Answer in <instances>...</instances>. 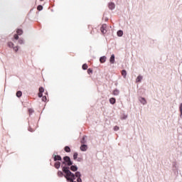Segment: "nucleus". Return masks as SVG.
<instances>
[{"mask_svg":"<svg viewBox=\"0 0 182 182\" xmlns=\"http://www.w3.org/2000/svg\"><path fill=\"white\" fill-rule=\"evenodd\" d=\"M119 90H114L112 92V95H114V96H119Z\"/></svg>","mask_w":182,"mask_h":182,"instance_id":"f8f14e48","label":"nucleus"},{"mask_svg":"<svg viewBox=\"0 0 182 182\" xmlns=\"http://www.w3.org/2000/svg\"><path fill=\"white\" fill-rule=\"evenodd\" d=\"M33 109H32V108H30V109H28V113H29V114H32V113H33Z\"/></svg>","mask_w":182,"mask_h":182,"instance_id":"a878e982","label":"nucleus"},{"mask_svg":"<svg viewBox=\"0 0 182 182\" xmlns=\"http://www.w3.org/2000/svg\"><path fill=\"white\" fill-rule=\"evenodd\" d=\"M14 50H15V52H18V46L14 47Z\"/></svg>","mask_w":182,"mask_h":182,"instance_id":"7c9ffc66","label":"nucleus"},{"mask_svg":"<svg viewBox=\"0 0 182 182\" xmlns=\"http://www.w3.org/2000/svg\"><path fill=\"white\" fill-rule=\"evenodd\" d=\"M122 76H123L124 78H126V76H127V72H126V70H123L122 71Z\"/></svg>","mask_w":182,"mask_h":182,"instance_id":"2eb2a0df","label":"nucleus"},{"mask_svg":"<svg viewBox=\"0 0 182 182\" xmlns=\"http://www.w3.org/2000/svg\"><path fill=\"white\" fill-rule=\"evenodd\" d=\"M87 73H88V75H90V73H93V70H92L91 68H89L87 70Z\"/></svg>","mask_w":182,"mask_h":182,"instance_id":"393cba45","label":"nucleus"},{"mask_svg":"<svg viewBox=\"0 0 182 182\" xmlns=\"http://www.w3.org/2000/svg\"><path fill=\"white\" fill-rule=\"evenodd\" d=\"M141 79H143V77L139 75V76L136 77V82H141Z\"/></svg>","mask_w":182,"mask_h":182,"instance_id":"4468645a","label":"nucleus"},{"mask_svg":"<svg viewBox=\"0 0 182 182\" xmlns=\"http://www.w3.org/2000/svg\"><path fill=\"white\" fill-rule=\"evenodd\" d=\"M119 127H117V126H115L114 127V130L115 131V132H117V130H119Z\"/></svg>","mask_w":182,"mask_h":182,"instance_id":"c756f323","label":"nucleus"},{"mask_svg":"<svg viewBox=\"0 0 182 182\" xmlns=\"http://www.w3.org/2000/svg\"><path fill=\"white\" fill-rule=\"evenodd\" d=\"M82 69H83V70H87V64L82 65Z\"/></svg>","mask_w":182,"mask_h":182,"instance_id":"5701e85b","label":"nucleus"},{"mask_svg":"<svg viewBox=\"0 0 182 182\" xmlns=\"http://www.w3.org/2000/svg\"><path fill=\"white\" fill-rule=\"evenodd\" d=\"M70 171H77V166H70Z\"/></svg>","mask_w":182,"mask_h":182,"instance_id":"9d476101","label":"nucleus"},{"mask_svg":"<svg viewBox=\"0 0 182 182\" xmlns=\"http://www.w3.org/2000/svg\"><path fill=\"white\" fill-rule=\"evenodd\" d=\"M28 130H29V132H35V129H33L32 128H29Z\"/></svg>","mask_w":182,"mask_h":182,"instance_id":"72a5a7b5","label":"nucleus"},{"mask_svg":"<svg viewBox=\"0 0 182 182\" xmlns=\"http://www.w3.org/2000/svg\"><path fill=\"white\" fill-rule=\"evenodd\" d=\"M80 150L81 151H86V150H87V145L86 144L81 145Z\"/></svg>","mask_w":182,"mask_h":182,"instance_id":"39448f33","label":"nucleus"},{"mask_svg":"<svg viewBox=\"0 0 182 182\" xmlns=\"http://www.w3.org/2000/svg\"><path fill=\"white\" fill-rule=\"evenodd\" d=\"M65 151H66V153H70V147H69L68 146H65L64 148Z\"/></svg>","mask_w":182,"mask_h":182,"instance_id":"ddd939ff","label":"nucleus"},{"mask_svg":"<svg viewBox=\"0 0 182 182\" xmlns=\"http://www.w3.org/2000/svg\"><path fill=\"white\" fill-rule=\"evenodd\" d=\"M43 92H45V89H44L43 87H40V88H39V92H40V93H43Z\"/></svg>","mask_w":182,"mask_h":182,"instance_id":"b1692460","label":"nucleus"},{"mask_svg":"<svg viewBox=\"0 0 182 182\" xmlns=\"http://www.w3.org/2000/svg\"><path fill=\"white\" fill-rule=\"evenodd\" d=\"M8 46H9V48H14V43L12 42H9L8 43Z\"/></svg>","mask_w":182,"mask_h":182,"instance_id":"bb28decb","label":"nucleus"},{"mask_svg":"<svg viewBox=\"0 0 182 182\" xmlns=\"http://www.w3.org/2000/svg\"><path fill=\"white\" fill-rule=\"evenodd\" d=\"M82 144H85L86 143V137L83 136L81 141Z\"/></svg>","mask_w":182,"mask_h":182,"instance_id":"412c9836","label":"nucleus"},{"mask_svg":"<svg viewBox=\"0 0 182 182\" xmlns=\"http://www.w3.org/2000/svg\"><path fill=\"white\" fill-rule=\"evenodd\" d=\"M43 92H39L38 93V97H42V96H43V94H42Z\"/></svg>","mask_w":182,"mask_h":182,"instance_id":"473e14b6","label":"nucleus"},{"mask_svg":"<svg viewBox=\"0 0 182 182\" xmlns=\"http://www.w3.org/2000/svg\"><path fill=\"white\" fill-rule=\"evenodd\" d=\"M63 164H65V166H72V164H73V162H72V161L70 160V157L64 156Z\"/></svg>","mask_w":182,"mask_h":182,"instance_id":"f257e3e1","label":"nucleus"},{"mask_svg":"<svg viewBox=\"0 0 182 182\" xmlns=\"http://www.w3.org/2000/svg\"><path fill=\"white\" fill-rule=\"evenodd\" d=\"M77 152H75L74 154H73V159L74 160H76V159H77Z\"/></svg>","mask_w":182,"mask_h":182,"instance_id":"aec40b11","label":"nucleus"},{"mask_svg":"<svg viewBox=\"0 0 182 182\" xmlns=\"http://www.w3.org/2000/svg\"><path fill=\"white\" fill-rule=\"evenodd\" d=\"M179 110H180L181 116L182 115V103L180 105Z\"/></svg>","mask_w":182,"mask_h":182,"instance_id":"cd10ccee","label":"nucleus"},{"mask_svg":"<svg viewBox=\"0 0 182 182\" xmlns=\"http://www.w3.org/2000/svg\"><path fill=\"white\" fill-rule=\"evenodd\" d=\"M41 1H43L44 0H40Z\"/></svg>","mask_w":182,"mask_h":182,"instance_id":"f704fd0d","label":"nucleus"},{"mask_svg":"<svg viewBox=\"0 0 182 182\" xmlns=\"http://www.w3.org/2000/svg\"><path fill=\"white\" fill-rule=\"evenodd\" d=\"M16 96H17V97H21V96H22V92L18 91L16 92Z\"/></svg>","mask_w":182,"mask_h":182,"instance_id":"a211bd4d","label":"nucleus"},{"mask_svg":"<svg viewBox=\"0 0 182 182\" xmlns=\"http://www.w3.org/2000/svg\"><path fill=\"white\" fill-rule=\"evenodd\" d=\"M55 168L59 169L60 168V162L57 161L54 164Z\"/></svg>","mask_w":182,"mask_h":182,"instance_id":"0eeeda50","label":"nucleus"},{"mask_svg":"<svg viewBox=\"0 0 182 182\" xmlns=\"http://www.w3.org/2000/svg\"><path fill=\"white\" fill-rule=\"evenodd\" d=\"M38 11H42V9H43V6H42V5H39L37 7Z\"/></svg>","mask_w":182,"mask_h":182,"instance_id":"4be33fe9","label":"nucleus"},{"mask_svg":"<svg viewBox=\"0 0 182 182\" xmlns=\"http://www.w3.org/2000/svg\"><path fill=\"white\" fill-rule=\"evenodd\" d=\"M42 100L43 102H46L47 100L46 96L43 97Z\"/></svg>","mask_w":182,"mask_h":182,"instance_id":"2f4dec72","label":"nucleus"},{"mask_svg":"<svg viewBox=\"0 0 182 182\" xmlns=\"http://www.w3.org/2000/svg\"><path fill=\"white\" fill-rule=\"evenodd\" d=\"M107 28V26L106 24H103L101 28H100V31L102 32V33L103 35H105V33H106L107 32V30H106Z\"/></svg>","mask_w":182,"mask_h":182,"instance_id":"7ed1b4c3","label":"nucleus"},{"mask_svg":"<svg viewBox=\"0 0 182 182\" xmlns=\"http://www.w3.org/2000/svg\"><path fill=\"white\" fill-rule=\"evenodd\" d=\"M109 103H111V105H114V103H116V98L114 97H111L109 99Z\"/></svg>","mask_w":182,"mask_h":182,"instance_id":"1a4fd4ad","label":"nucleus"},{"mask_svg":"<svg viewBox=\"0 0 182 182\" xmlns=\"http://www.w3.org/2000/svg\"><path fill=\"white\" fill-rule=\"evenodd\" d=\"M58 177H63V172H62V171H59L58 172Z\"/></svg>","mask_w":182,"mask_h":182,"instance_id":"f3484780","label":"nucleus"},{"mask_svg":"<svg viewBox=\"0 0 182 182\" xmlns=\"http://www.w3.org/2000/svg\"><path fill=\"white\" fill-rule=\"evenodd\" d=\"M106 56H102L100 58V63H105V62H106Z\"/></svg>","mask_w":182,"mask_h":182,"instance_id":"6e6552de","label":"nucleus"},{"mask_svg":"<svg viewBox=\"0 0 182 182\" xmlns=\"http://www.w3.org/2000/svg\"><path fill=\"white\" fill-rule=\"evenodd\" d=\"M118 36H123V31H117Z\"/></svg>","mask_w":182,"mask_h":182,"instance_id":"6ab92c4d","label":"nucleus"},{"mask_svg":"<svg viewBox=\"0 0 182 182\" xmlns=\"http://www.w3.org/2000/svg\"><path fill=\"white\" fill-rule=\"evenodd\" d=\"M139 101L141 102V103L142 105H146L147 104V101H146V99H144V97H140Z\"/></svg>","mask_w":182,"mask_h":182,"instance_id":"423d86ee","label":"nucleus"},{"mask_svg":"<svg viewBox=\"0 0 182 182\" xmlns=\"http://www.w3.org/2000/svg\"><path fill=\"white\" fill-rule=\"evenodd\" d=\"M18 43H20V45H22L23 43V40L22 39L18 40Z\"/></svg>","mask_w":182,"mask_h":182,"instance_id":"c85d7f7f","label":"nucleus"},{"mask_svg":"<svg viewBox=\"0 0 182 182\" xmlns=\"http://www.w3.org/2000/svg\"><path fill=\"white\" fill-rule=\"evenodd\" d=\"M110 63H114V54H112L109 59Z\"/></svg>","mask_w":182,"mask_h":182,"instance_id":"9b49d317","label":"nucleus"},{"mask_svg":"<svg viewBox=\"0 0 182 182\" xmlns=\"http://www.w3.org/2000/svg\"><path fill=\"white\" fill-rule=\"evenodd\" d=\"M16 33L15 34L14 38V39H16V41H18V39H19V36H21V35H22V33H23V31H22V29H17L16 31Z\"/></svg>","mask_w":182,"mask_h":182,"instance_id":"f03ea898","label":"nucleus"},{"mask_svg":"<svg viewBox=\"0 0 182 182\" xmlns=\"http://www.w3.org/2000/svg\"><path fill=\"white\" fill-rule=\"evenodd\" d=\"M109 8L110 9H114V4L113 3H109Z\"/></svg>","mask_w":182,"mask_h":182,"instance_id":"dca6fc26","label":"nucleus"},{"mask_svg":"<svg viewBox=\"0 0 182 182\" xmlns=\"http://www.w3.org/2000/svg\"><path fill=\"white\" fill-rule=\"evenodd\" d=\"M62 161V157L59 155H55L54 156V161Z\"/></svg>","mask_w":182,"mask_h":182,"instance_id":"20e7f679","label":"nucleus"}]
</instances>
